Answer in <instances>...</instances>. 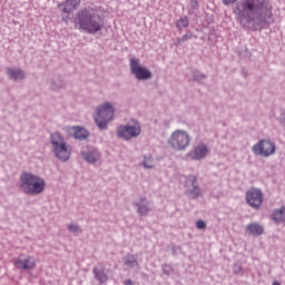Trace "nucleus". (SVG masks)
I'll use <instances>...</instances> for the list:
<instances>
[{"label":"nucleus","mask_w":285,"mask_h":285,"mask_svg":"<svg viewBox=\"0 0 285 285\" xmlns=\"http://www.w3.org/2000/svg\"><path fill=\"white\" fill-rule=\"evenodd\" d=\"M234 13L247 23H266L273 19V7L266 0H240Z\"/></svg>","instance_id":"f257e3e1"},{"label":"nucleus","mask_w":285,"mask_h":285,"mask_svg":"<svg viewBox=\"0 0 285 285\" xmlns=\"http://www.w3.org/2000/svg\"><path fill=\"white\" fill-rule=\"evenodd\" d=\"M75 23L79 26L80 30H85L89 35H97V32L104 29V18L99 13L88 9H83L77 13Z\"/></svg>","instance_id":"f03ea898"},{"label":"nucleus","mask_w":285,"mask_h":285,"mask_svg":"<svg viewBox=\"0 0 285 285\" xmlns=\"http://www.w3.org/2000/svg\"><path fill=\"white\" fill-rule=\"evenodd\" d=\"M19 188L26 195H41L46 190V180L40 176L24 171L20 175Z\"/></svg>","instance_id":"7ed1b4c3"},{"label":"nucleus","mask_w":285,"mask_h":285,"mask_svg":"<svg viewBox=\"0 0 285 285\" xmlns=\"http://www.w3.org/2000/svg\"><path fill=\"white\" fill-rule=\"evenodd\" d=\"M115 118V108L112 105L105 102L97 108L95 121L100 130H106V126Z\"/></svg>","instance_id":"20e7f679"},{"label":"nucleus","mask_w":285,"mask_h":285,"mask_svg":"<svg viewBox=\"0 0 285 285\" xmlns=\"http://www.w3.org/2000/svg\"><path fill=\"white\" fill-rule=\"evenodd\" d=\"M51 145L53 146V153L61 161H68L70 159V151L68 145L63 141V137L59 134L51 135Z\"/></svg>","instance_id":"39448f33"},{"label":"nucleus","mask_w":285,"mask_h":285,"mask_svg":"<svg viewBox=\"0 0 285 285\" xmlns=\"http://www.w3.org/2000/svg\"><path fill=\"white\" fill-rule=\"evenodd\" d=\"M51 145L53 146V153L61 161H68L70 159V151L68 145L63 141V137L59 134L51 135Z\"/></svg>","instance_id":"423d86ee"},{"label":"nucleus","mask_w":285,"mask_h":285,"mask_svg":"<svg viewBox=\"0 0 285 285\" xmlns=\"http://www.w3.org/2000/svg\"><path fill=\"white\" fill-rule=\"evenodd\" d=\"M168 142L175 150H186L190 144V137L184 130H176L171 134Z\"/></svg>","instance_id":"0eeeda50"},{"label":"nucleus","mask_w":285,"mask_h":285,"mask_svg":"<svg viewBox=\"0 0 285 285\" xmlns=\"http://www.w3.org/2000/svg\"><path fill=\"white\" fill-rule=\"evenodd\" d=\"M139 135H141V126L139 122L120 126L117 129V136L122 139H134V137H139Z\"/></svg>","instance_id":"6e6552de"},{"label":"nucleus","mask_w":285,"mask_h":285,"mask_svg":"<svg viewBox=\"0 0 285 285\" xmlns=\"http://www.w3.org/2000/svg\"><path fill=\"white\" fill-rule=\"evenodd\" d=\"M254 155H261V157H271L275 154V144L269 140H261L252 148Z\"/></svg>","instance_id":"1a4fd4ad"},{"label":"nucleus","mask_w":285,"mask_h":285,"mask_svg":"<svg viewBox=\"0 0 285 285\" xmlns=\"http://www.w3.org/2000/svg\"><path fill=\"white\" fill-rule=\"evenodd\" d=\"M130 68L136 79L144 80V79H150V77H153V73H150V70L140 66L139 60L136 58L130 59Z\"/></svg>","instance_id":"9d476101"},{"label":"nucleus","mask_w":285,"mask_h":285,"mask_svg":"<svg viewBox=\"0 0 285 285\" xmlns=\"http://www.w3.org/2000/svg\"><path fill=\"white\" fill-rule=\"evenodd\" d=\"M13 265L19 271H32L37 267V262L32 256H27L26 258L18 257L14 259Z\"/></svg>","instance_id":"9b49d317"},{"label":"nucleus","mask_w":285,"mask_h":285,"mask_svg":"<svg viewBox=\"0 0 285 285\" xmlns=\"http://www.w3.org/2000/svg\"><path fill=\"white\" fill-rule=\"evenodd\" d=\"M246 200L253 208H259L263 202L262 190L259 189H249L246 195Z\"/></svg>","instance_id":"f8f14e48"},{"label":"nucleus","mask_w":285,"mask_h":285,"mask_svg":"<svg viewBox=\"0 0 285 285\" xmlns=\"http://www.w3.org/2000/svg\"><path fill=\"white\" fill-rule=\"evenodd\" d=\"M185 186L188 189V194L191 199L199 197L202 189H199V186H197V177L196 176H188L186 178Z\"/></svg>","instance_id":"ddd939ff"},{"label":"nucleus","mask_w":285,"mask_h":285,"mask_svg":"<svg viewBox=\"0 0 285 285\" xmlns=\"http://www.w3.org/2000/svg\"><path fill=\"white\" fill-rule=\"evenodd\" d=\"M206 155H208V146L200 144L194 147V149L188 153L187 157H189V159L198 160L204 159Z\"/></svg>","instance_id":"4468645a"},{"label":"nucleus","mask_w":285,"mask_h":285,"mask_svg":"<svg viewBox=\"0 0 285 285\" xmlns=\"http://www.w3.org/2000/svg\"><path fill=\"white\" fill-rule=\"evenodd\" d=\"M81 3V0H66L61 4H59V8H61L62 12L66 14H70V12H75L77 8H79V4Z\"/></svg>","instance_id":"2eb2a0df"},{"label":"nucleus","mask_w":285,"mask_h":285,"mask_svg":"<svg viewBox=\"0 0 285 285\" xmlns=\"http://www.w3.org/2000/svg\"><path fill=\"white\" fill-rule=\"evenodd\" d=\"M246 232L248 233V235H254L255 237H257L264 233V227L257 223H252L246 226Z\"/></svg>","instance_id":"dca6fc26"},{"label":"nucleus","mask_w":285,"mask_h":285,"mask_svg":"<svg viewBox=\"0 0 285 285\" xmlns=\"http://www.w3.org/2000/svg\"><path fill=\"white\" fill-rule=\"evenodd\" d=\"M94 275H95V278L98 282H100V284H106V282H108V274H106V271H104V269L94 267Z\"/></svg>","instance_id":"f3484780"},{"label":"nucleus","mask_w":285,"mask_h":285,"mask_svg":"<svg viewBox=\"0 0 285 285\" xmlns=\"http://www.w3.org/2000/svg\"><path fill=\"white\" fill-rule=\"evenodd\" d=\"M82 157L85 161H88V164H95L99 159V153L94 151V153H82Z\"/></svg>","instance_id":"a211bd4d"},{"label":"nucleus","mask_w":285,"mask_h":285,"mask_svg":"<svg viewBox=\"0 0 285 285\" xmlns=\"http://www.w3.org/2000/svg\"><path fill=\"white\" fill-rule=\"evenodd\" d=\"M8 75L11 79H23L26 77L21 69H8Z\"/></svg>","instance_id":"6ab92c4d"},{"label":"nucleus","mask_w":285,"mask_h":285,"mask_svg":"<svg viewBox=\"0 0 285 285\" xmlns=\"http://www.w3.org/2000/svg\"><path fill=\"white\" fill-rule=\"evenodd\" d=\"M125 266H130V268H134V266H139V263L137 262V256L127 255L125 257Z\"/></svg>","instance_id":"aec40b11"},{"label":"nucleus","mask_w":285,"mask_h":285,"mask_svg":"<svg viewBox=\"0 0 285 285\" xmlns=\"http://www.w3.org/2000/svg\"><path fill=\"white\" fill-rule=\"evenodd\" d=\"M284 215H285V207H282L278 210H275L272 215V218L274 222H284Z\"/></svg>","instance_id":"412c9836"},{"label":"nucleus","mask_w":285,"mask_h":285,"mask_svg":"<svg viewBox=\"0 0 285 285\" xmlns=\"http://www.w3.org/2000/svg\"><path fill=\"white\" fill-rule=\"evenodd\" d=\"M73 137L76 139H87L88 138V130L83 129V128H77L75 134H73Z\"/></svg>","instance_id":"4be33fe9"},{"label":"nucleus","mask_w":285,"mask_h":285,"mask_svg":"<svg viewBox=\"0 0 285 285\" xmlns=\"http://www.w3.org/2000/svg\"><path fill=\"white\" fill-rule=\"evenodd\" d=\"M177 28L179 30H181V28H188V18L184 17V18H180L177 23H176Z\"/></svg>","instance_id":"5701e85b"},{"label":"nucleus","mask_w":285,"mask_h":285,"mask_svg":"<svg viewBox=\"0 0 285 285\" xmlns=\"http://www.w3.org/2000/svg\"><path fill=\"white\" fill-rule=\"evenodd\" d=\"M149 210H150V207L146 205H142V206L138 205V213L140 215H148Z\"/></svg>","instance_id":"b1692460"},{"label":"nucleus","mask_w":285,"mask_h":285,"mask_svg":"<svg viewBox=\"0 0 285 285\" xmlns=\"http://www.w3.org/2000/svg\"><path fill=\"white\" fill-rule=\"evenodd\" d=\"M144 167L145 168H153V158L151 157H147L144 159Z\"/></svg>","instance_id":"393cba45"},{"label":"nucleus","mask_w":285,"mask_h":285,"mask_svg":"<svg viewBox=\"0 0 285 285\" xmlns=\"http://www.w3.org/2000/svg\"><path fill=\"white\" fill-rule=\"evenodd\" d=\"M68 228L71 233H81V229L78 227V225L71 224Z\"/></svg>","instance_id":"a878e982"},{"label":"nucleus","mask_w":285,"mask_h":285,"mask_svg":"<svg viewBox=\"0 0 285 285\" xmlns=\"http://www.w3.org/2000/svg\"><path fill=\"white\" fill-rule=\"evenodd\" d=\"M196 227H197L199 230H204V228H206V223H204V220H197V222H196Z\"/></svg>","instance_id":"bb28decb"},{"label":"nucleus","mask_w":285,"mask_h":285,"mask_svg":"<svg viewBox=\"0 0 285 285\" xmlns=\"http://www.w3.org/2000/svg\"><path fill=\"white\" fill-rule=\"evenodd\" d=\"M237 0H223L224 6H230V3H236Z\"/></svg>","instance_id":"cd10ccee"},{"label":"nucleus","mask_w":285,"mask_h":285,"mask_svg":"<svg viewBox=\"0 0 285 285\" xmlns=\"http://www.w3.org/2000/svg\"><path fill=\"white\" fill-rule=\"evenodd\" d=\"M124 285H135V284H132V281H131V279H126V281L124 282Z\"/></svg>","instance_id":"c85d7f7f"},{"label":"nucleus","mask_w":285,"mask_h":285,"mask_svg":"<svg viewBox=\"0 0 285 285\" xmlns=\"http://www.w3.org/2000/svg\"><path fill=\"white\" fill-rule=\"evenodd\" d=\"M272 285H282V284H279V282H277V281H274V282L272 283Z\"/></svg>","instance_id":"c756f323"},{"label":"nucleus","mask_w":285,"mask_h":285,"mask_svg":"<svg viewBox=\"0 0 285 285\" xmlns=\"http://www.w3.org/2000/svg\"><path fill=\"white\" fill-rule=\"evenodd\" d=\"M283 222H285V215H283Z\"/></svg>","instance_id":"7c9ffc66"}]
</instances>
